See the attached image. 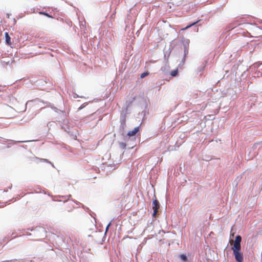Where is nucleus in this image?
Returning a JSON list of instances; mask_svg holds the SVG:
<instances>
[{
    "label": "nucleus",
    "instance_id": "nucleus-2",
    "mask_svg": "<svg viewBox=\"0 0 262 262\" xmlns=\"http://www.w3.org/2000/svg\"><path fill=\"white\" fill-rule=\"evenodd\" d=\"M237 262H244L243 254L241 248H231Z\"/></svg>",
    "mask_w": 262,
    "mask_h": 262
},
{
    "label": "nucleus",
    "instance_id": "nucleus-7",
    "mask_svg": "<svg viewBox=\"0 0 262 262\" xmlns=\"http://www.w3.org/2000/svg\"><path fill=\"white\" fill-rule=\"evenodd\" d=\"M50 106L51 107V108L54 110L55 112L58 113L60 112L62 114V119H64L66 118V113L64 111L60 110L57 108L56 107L52 106L51 105H50Z\"/></svg>",
    "mask_w": 262,
    "mask_h": 262
},
{
    "label": "nucleus",
    "instance_id": "nucleus-19",
    "mask_svg": "<svg viewBox=\"0 0 262 262\" xmlns=\"http://www.w3.org/2000/svg\"><path fill=\"white\" fill-rule=\"evenodd\" d=\"M39 14H43L48 17H50V18H52V16L51 15H50L49 14H48V13L45 12L40 11Z\"/></svg>",
    "mask_w": 262,
    "mask_h": 262
},
{
    "label": "nucleus",
    "instance_id": "nucleus-5",
    "mask_svg": "<svg viewBox=\"0 0 262 262\" xmlns=\"http://www.w3.org/2000/svg\"><path fill=\"white\" fill-rule=\"evenodd\" d=\"M120 122H121V124L120 125L119 132L122 135L124 136V130L125 127L126 126V124H125L126 121H125V119L124 117H121L120 118Z\"/></svg>",
    "mask_w": 262,
    "mask_h": 262
},
{
    "label": "nucleus",
    "instance_id": "nucleus-33",
    "mask_svg": "<svg viewBox=\"0 0 262 262\" xmlns=\"http://www.w3.org/2000/svg\"><path fill=\"white\" fill-rule=\"evenodd\" d=\"M39 47L41 48L42 47V45L39 46Z\"/></svg>",
    "mask_w": 262,
    "mask_h": 262
},
{
    "label": "nucleus",
    "instance_id": "nucleus-31",
    "mask_svg": "<svg viewBox=\"0 0 262 262\" xmlns=\"http://www.w3.org/2000/svg\"><path fill=\"white\" fill-rule=\"evenodd\" d=\"M26 235H29V236H30V235H31V233L27 232V233H26Z\"/></svg>",
    "mask_w": 262,
    "mask_h": 262
},
{
    "label": "nucleus",
    "instance_id": "nucleus-8",
    "mask_svg": "<svg viewBox=\"0 0 262 262\" xmlns=\"http://www.w3.org/2000/svg\"><path fill=\"white\" fill-rule=\"evenodd\" d=\"M71 194H69V195H55L54 196V198H60V199H64V200H62V201L63 202V203H66V202H67L68 200H70V198L71 197Z\"/></svg>",
    "mask_w": 262,
    "mask_h": 262
},
{
    "label": "nucleus",
    "instance_id": "nucleus-1",
    "mask_svg": "<svg viewBox=\"0 0 262 262\" xmlns=\"http://www.w3.org/2000/svg\"><path fill=\"white\" fill-rule=\"evenodd\" d=\"M28 231H34L36 236L43 237L46 236V229L42 227H36L35 228H28Z\"/></svg>",
    "mask_w": 262,
    "mask_h": 262
},
{
    "label": "nucleus",
    "instance_id": "nucleus-11",
    "mask_svg": "<svg viewBox=\"0 0 262 262\" xmlns=\"http://www.w3.org/2000/svg\"><path fill=\"white\" fill-rule=\"evenodd\" d=\"M5 41L6 43L8 45L11 44V38L7 32L5 33Z\"/></svg>",
    "mask_w": 262,
    "mask_h": 262
},
{
    "label": "nucleus",
    "instance_id": "nucleus-25",
    "mask_svg": "<svg viewBox=\"0 0 262 262\" xmlns=\"http://www.w3.org/2000/svg\"><path fill=\"white\" fill-rule=\"evenodd\" d=\"M85 106V103L84 104H83L82 105H81L78 108V111H80L81 110L83 109L84 107Z\"/></svg>",
    "mask_w": 262,
    "mask_h": 262
},
{
    "label": "nucleus",
    "instance_id": "nucleus-17",
    "mask_svg": "<svg viewBox=\"0 0 262 262\" xmlns=\"http://www.w3.org/2000/svg\"><path fill=\"white\" fill-rule=\"evenodd\" d=\"M29 101H28L26 102L25 106L24 107V108L23 109H20V108H17V112H24L26 111V109H27V104H28Z\"/></svg>",
    "mask_w": 262,
    "mask_h": 262
},
{
    "label": "nucleus",
    "instance_id": "nucleus-14",
    "mask_svg": "<svg viewBox=\"0 0 262 262\" xmlns=\"http://www.w3.org/2000/svg\"><path fill=\"white\" fill-rule=\"evenodd\" d=\"M260 66H262V62H257L254 63L252 65V67L254 69H257V68H259L260 67Z\"/></svg>",
    "mask_w": 262,
    "mask_h": 262
},
{
    "label": "nucleus",
    "instance_id": "nucleus-22",
    "mask_svg": "<svg viewBox=\"0 0 262 262\" xmlns=\"http://www.w3.org/2000/svg\"><path fill=\"white\" fill-rule=\"evenodd\" d=\"M48 195H49V196H51V197H52V198H53V200L54 201H58V202H61V201H62V200H59V199H58V198H54V196L51 195H50V194H49Z\"/></svg>",
    "mask_w": 262,
    "mask_h": 262
},
{
    "label": "nucleus",
    "instance_id": "nucleus-10",
    "mask_svg": "<svg viewBox=\"0 0 262 262\" xmlns=\"http://www.w3.org/2000/svg\"><path fill=\"white\" fill-rule=\"evenodd\" d=\"M159 207H160V204H159L158 201L157 200L153 201H152V209H156V208H157V210H158Z\"/></svg>",
    "mask_w": 262,
    "mask_h": 262
},
{
    "label": "nucleus",
    "instance_id": "nucleus-9",
    "mask_svg": "<svg viewBox=\"0 0 262 262\" xmlns=\"http://www.w3.org/2000/svg\"><path fill=\"white\" fill-rule=\"evenodd\" d=\"M184 49L189 48V40L188 39H184L182 41Z\"/></svg>",
    "mask_w": 262,
    "mask_h": 262
},
{
    "label": "nucleus",
    "instance_id": "nucleus-24",
    "mask_svg": "<svg viewBox=\"0 0 262 262\" xmlns=\"http://www.w3.org/2000/svg\"><path fill=\"white\" fill-rule=\"evenodd\" d=\"M3 262H17V259L7 260L6 261H4Z\"/></svg>",
    "mask_w": 262,
    "mask_h": 262
},
{
    "label": "nucleus",
    "instance_id": "nucleus-15",
    "mask_svg": "<svg viewBox=\"0 0 262 262\" xmlns=\"http://www.w3.org/2000/svg\"><path fill=\"white\" fill-rule=\"evenodd\" d=\"M170 74L172 77H176L178 74V70L177 69L172 71Z\"/></svg>",
    "mask_w": 262,
    "mask_h": 262
},
{
    "label": "nucleus",
    "instance_id": "nucleus-29",
    "mask_svg": "<svg viewBox=\"0 0 262 262\" xmlns=\"http://www.w3.org/2000/svg\"><path fill=\"white\" fill-rule=\"evenodd\" d=\"M15 143H18V142H28V141H14Z\"/></svg>",
    "mask_w": 262,
    "mask_h": 262
},
{
    "label": "nucleus",
    "instance_id": "nucleus-30",
    "mask_svg": "<svg viewBox=\"0 0 262 262\" xmlns=\"http://www.w3.org/2000/svg\"><path fill=\"white\" fill-rule=\"evenodd\" d=\"M72 201L73 202H74L75 203H76V204H80V203H79V202H77V201H74V200H72Z\"/></svg>",
    "mask_w": 262,
    "mask_h": 262
},
{
    "label": "nucleus",
    "instance_id": "nucleus-27",
    "mask_svg": "<svg viewBox=\"0 0 262 262\" xmlns=\"http://www.w3.org/2000/svg\"><path fill=\"white\" fill-rule=\"evenodd\" d=\"M73 97L74 98H83V97L82 96H79V95H78L77 94H74V95H73Z\"/></svg>",
    "mask_w": 262,
    "mask_h": 262
},
{
    "label": "nucleus",
    "instance_id": "nucleus-35",
    "mask_svg": "<svg viewBox=\"0 0 262 262\" xmlns=\"http://www.w3.org/2000/svg\"><path fill=\"white\" fill-rule=\"evenodd\" d=\"M71 210H72V209L68 210V211H71Z\"/></svg>",
    "mask_w": 262,
    "mask_h": 262
},
{
    "label": "nucleus",
    "instance_id": "nucleus-12",
    "mask_svg": "<svg viewBox=\"0 0 262 262\" xmlns=\"http://www.w3.org/2000/svg\"><path fill=\"white\" fill-rule=\"evenodd\" d=\"M188 51H189V48L184 49V57L182 60V62H183V63H184L185 62V57L187 56V55L188 54Z\"/></svg>",
    "mask_w": 262,
    "mask_h": 262
},
{
    "label": "nucleus",
    "instance_id": "nucleus-4",
    "mask_svg": "<svg viewBox=\"0 0 262 262\" xmlns=\"http://www.w3.org/2000/svg\"><path fill=\"white\" fill-rule=\"evenodd\" d=\"M242 237L237 235L235 237L234 243L231 248H241Z\"/></svg>",
    "mask_w": 262,
    "mask_h": 262
},
{
    "label": "nucleus",
    "instance_id": "nucleus-18",
    "mask_svg": "<svg viewBox=\"0 0 262 262\" xmlns=\"http://www.w3.org/2000/svg\"><path fill=\"white\" fill-rule=\"evenodd\" d=\"M119 145L120 148L124 149L126 147V144L124 142H119Z\"/></svg>",
    "mask_w": 262,
    "mask_h": 262
},
{
    "label": "nucleus",
    "instance_id": "nucleus-13",
    "mask_svg": "<svg viewBox=\"0 0 262 262\" xmlns=\"http://www.w3.org/2000/svg\"><path fill=\"white\" fill-rule=\"evenodd\" d=\"M180 258L183 262H186L188 260L187 256L184 254L180 255Z\"/></svg>",
    "mask_w": 262,
    "mask_h": 262
},
{
    "label": "nucleus",
    "instance_id": "nucleus-6",
    "mask_svg": "<svg viewBox=\"0 0 262 262\" xmlns=\"http://www.w3.org/2000/svg\"><path fill=\"white\" fill-rule=\"evenodd\" d=\"M140 126H137L133 130L129 131L127 133V136H128L129 137H134L136 136L138 132L139 131Z\"/></svg>",
    "mask_w": 262,
    "mask_h": 262
},
{
    "label": "nucleus",
    "instance_id": "nucleus-21",
    "mask_svg": "<svg viewBox=\"0 0 262 262\" xmlns=\"http://www.w3.org/2000/svg\"><path fill=\"white\" fill-rule=\"evenodd\" d=\"M148 75V72H144V73H142L141 74L140 78H144L146 76H147Z\"/></svg>",
    "mask_w": 262,
    "mask_h": 262
},
{
    "label": "nucleus",
    "instance_id": "nucleus-20",
    "mask_svg": "<svg viewBox=\"0 0 262 262\" xmlns=\"http://www.w3.org/2000/svg\"><path fill=\"white\" fill-rule=\"evenodd\" d=\"M198 22V21H196L193 23H191L190 24V25H188L187 27H186L185 28H184V29H183V30H186L193 26H194V25H195L196 24H197V23Z\"/></svg>",
    "mask_w": 262,
    "mask_h": 262
},
{
    "label": "nucleus",
    "instance_id": "nucleus-34",
    "mask_svg": "<svg viewBox=\"0 0 262 262\" xmlns=\"http://www.w3.org/2000/svg\"><path fill=\"white\" fill-rule=\"evenodd\" d=\"M39 47L41 48L42 47V45L39 46Z\"/></svg>",
    "mask_w": 262,
    "mask_h": 262
},
{
    "label": "nucleus",
    "instance_id": "nucleus-26",
    "mask_svg": "<svg viewBox=\"0 0 262 262\" xmlns=\"http://www.w3.org/2000/svg\"><path fill=\"white\" fill-rule=\"evenodd\" d=\"M40 160L43 161H45V162H48V163H50L52 165V166L53 167H54L53 164L52 163H51L50 162H49L47 159H41Z\"/></svg>",
    "mask_w": 262,
    "mask_h": 262
},
{
    "label": "nucleus",
    "instance_id": "nucleus-28",
    "mask_svg": "<svg viewBox=\"0 0 262 262\" xmlns=\"http://www.w3.org/2000/svg\"><path fill=\"white\" fill-rule=\"evenodd\" d=\"M111 223H109L108 224V225L106 226V229H105V234H106V232L107 231L110 226H111Z\"/></svg>",
    "mask_w": 262,
    "mask_h": 262
},
{
    "label": "nucleus",
    "instance_id": "nucleus-32",
    "mask_svg": "<svg viewBox=\"0 0 262 262\" xmlns=\"http://www.w3.org/2000/svg\"><path fill=\"white\" fill-rule=\"evenodd\" d=\"M259 68L262 71V67L260 66V67Z\"/></svg>",
    "mask_w": 262,
    "mask_h": 262
},
{
    "label": "nucleus",
    "instance_id": "nucleus-16",
    "mask_svg": "<svg viewBox=\"0 0 262 262\" xmlns=\"http://www.w3.org/2000/svg\"><path fill=\"white\" fill-rule=\"evenodd\" d=\"M169 68V67L168 66L165 65V66L162 67L161 68V70L164 73H167Z\"/></svg>",
    "mask_w": 262,
    "mask_h": 262
},
{
    "label": "nucleus",
    "instance_id": "nucleus-23",
    "mask_svg": "<svg viewBox=\"0 0 262 262\" xmlns=\"http://www.w3.org/2000/svg\"><path fill=\"white\" fill-rule=\"evenodd\" d=\"M153 210H153V213H152V216H156L158 210H157V208H156V209H154Z\"/></svg>",
    "mask_w": 262,
    "mask_h": 262
},
{
    "label": "nucleus",
    "instance_id": "nucleus-3",
    "mask_svg": "<svg viewBox=\"0 0 262 262\" xmlns=\"http://www.w3.org/2000/svg\"><path fill=\"white\" fill-rule=\"evenodd\" d=\"M252 30L254 34L253 37H258L262 35V29L260 27L253 26Z\"/></svg>",
    "mask_w": 262,
    "mask_h": 262
}]
</instances>
